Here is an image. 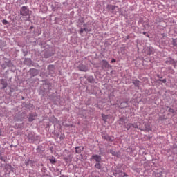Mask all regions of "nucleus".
<instances>
[{"label":"nucleus","mask_w":177,"mask_h":177,"mask_svg":"<svg viewBox=\"0 0 177 177\" xmlns=\"http://www.w3.org/2000/svg\"><path fill=\"white\" fill-rule=\"evenodd\" d=\"M1 83L3 85V88H5L7 87V82L3 79L1 80Z\"/></svg>","instance_id":"6e6552de"},{"label":"nucleus","mask_w":177,"mask_h":177,"mask_svg":"<svg viewBox=\"0 0 177 177\" xmlns=\"http://www.w3.org/2000/svg\"><path fill=\"white\" fill-rule=\"evenodd\" d=\"M102 66H104L105 68L109 67V62H107L106 60H102Z\"/></svg>","instance_id":"0eeeda50"},{"label":"nucleus","mask_w":177,"mask_h":177,"mask_svg":"<svg viewBox=\"0 0 177 177\" xmlns=\"http://www.w3.org/2000/svg\"><path fill=\"white\" fill-rule=\"evenodd\" d=\"M87 32V29L86 28H81L80 30V35H82L83 34V32Z\"/></svg>","instance_id":"9b49d317"},{"label":"nucleus","mask_w":177,"mask_h":177,"mask_svg":"<svg viewBox=\"0 0 177 177\" xmlns=\"http://www.w3.org/2000/svg\"><path fill=\"white\" fill-rule=\"evenodd\" d=\"M83 150H84V148L82 147H75V153H77V154H80Z\"/></svg>","instance_id":"20e7f679"},{"label":"nucleus","mask_w":177,"mask_h":177,"mask_svg":"<svg viewBox=\"0 0 177 177\" xmlns=\"http://www.w3.org/2000/svg\"><path fill=\"white\" fill-rule=\"evenodd\" d=\"M127 39H129V36H127Z\"/></svg>","instance_id":"393cba45"},{"label":"nucleus","mask_w":177,"mask_h":177,"mask_svg":"<svg viewBox=\"0 0 177 177\" xmlns=\"http://www.w3.org/2000/svg\"><path fill=\"white\" fill-rule=\"evenodd\" d=\"M102 120H103L104 122H106L107 118H109L108 115H102Z\"/></svg>","instance_id":"ddd939ff"},{"label":"nucleus","mask_w":177,"mask_h":177,"mask_svg":"<svg viewBox=\"0 0 177 177\" xmlns=\"http://www.w3.org/2000/svg\"><path fill=\"white\" fill-rule=\"evenodd\" d=\"M111 62L115 63V59L114 58H113L112 60H111Z\"/></svg>","instance_id":"4be33fe9"},{"label":"nucleus","mask_w":177,"mask_h":177,"mask_svg":"<svg viewBox=\"0 0 177 177\" xmlns=\"http://www.w3.org/2000/svg\"><path fill=\"white\" fill-rule=\"evenodd\" d=\"M91 158L95 160L96 162H100L102 160L101 156L99 155H93Z\"/></svg>","instance_id":"f03ea898"},{"label":"nucleus","mask_w":177,"mask_h":177,"mask_svg":"<svg viewBox=\"0 0 177 177\" xmlns=\"http://www.w3.org/2000/svg\"><path fill=\"white\" fill-rule=\"evenodd\" d=\"M19 12L21 16L26 17L29 15V9L26 6L21 7Z\"/></svg>","instance_id":"f257e3e1"},{"label":"nucleus","mask_w":177,"mask_h":177,"mask_svg":"<svg viewBox=\"0 0 177 177\" xmlns=\"http://www.w3.org/2000/svg\"><path fill=\"white\" fill-rule=\"evenodd\" d=\"M32 71L37 72V70L36 69H32Z\"/></svg>","instance_id":"5701e85b"},{"label":"nucleus","mask_w":177,"mask_h":177,"mask_svg":"<svg viewBox=\"0 0 177 177\" xmlns=\"http://www.w3.org/2000/svg\"><path fill=\"white\" fill-rule=\"evenodd\" d=\"M24 164H26V167H32L33 166V160H26V162H24Z\"/></svg>","instance_id":"423d86ee"},{"label":"nucleus","mask_w":177,"mask_h":177,"mask_svg":"<svg viewBox=\"0 0 177 177\" xmlns=\"http://www.w3.org/2000/svg\"><path fill=\"white\" fill-rule=\"evenodd\" d=\"M160 81H161L162 83H164V84H165V83L167 82L166 79L160 80Z\"/></svg>","instance_id":"412c9836"},{"label":"nucleus","mask_w":177,"mask_h":177,"mask_svg":"<svg viewBox=\"0 0 177 177\" xmlns=\"http://www.w3.org/2000/svg\"><path fill=\"white\" fill-rule=\"evenodd\" d=\"M131 127H132V124L129 123V124H127L126 128H127V130H129Z\"/></svg>","instance_id":"dca6fc26"},{"label":"nucleus","mask_w":177,"mask_h":177,"mask_svg":"<svg viewBox=\"0 0 177 177\" xmlns=\"http://www.w3.org/2000/svg\"><path fill=\"white\" fill-rule=\"evenodd\" d=\"M2 23H3V24L6 25V24H8V21L4 19L2 21Z\"/></svg>","instance_id":"f3484780"},{"label":"nucleus","mask_w":177,"mask_h":177,"mask_svg":"<svg viewBox=\"0 0 177 177\" xmlns=\"http://www.w3.org/2000/svg\"><path fill=\"white\" fill-rule=\"evenodd\" d=\"M34 120V119L31 117V116H30L29 118H28V121L29 122H32Z\"/></svg>","instance_id":"6ab92c4d"},{"label":"nucleus","mask_w":177,"mask_h":177,"mask_svg":"<svg viewBox=\"0 0 177 177\" xmlns=\"http://www.w3.org/2000/svg\"><path fill=\"white\" fill-rule=\"evenodd\" d=\"M110 153L112 154L113 156H118V152L114 151H110Z\"/></svg>","instance_id":"f8f14e48"},{"label":"nucleus","mask_w":177,"mask_h":177,"mask_svg":"<svg viewBox=\"0 0 177 177\" xmlns=\"http://www.w3.org/2000/svg\"><path fill=\"white\" fill-rule=\"evenodd\" d=\"M120 120H122V118H121Z\"/></svg>","instance_id":"cd10ccee"},{"label":"nucleus","mask_w":177,"mask_h":177,"mask_svg":"<svg viewBox=\"0 0 177 177\" xmlns=\"http://www.w3.org/2000/svg\"><path fill=\"white\" fill-rule=\"evenodd\" d=\"M95 167H96L97 169H100L102 168V166H101L100 163L97 162V163H96V165H95Z\"/></svg>","instance_id":"4468645a"},{"label":"nucleus","mask_w":177,"mask_h":177,"mask_svg":"<svg viewBox=\"0 0 177 177\" xmlns=\"http://www.w3.org/2000/svg\"><path fill=\"white\" fill-rule=\"evenodd\" d=\"M133 84H135V86H138V85L140 84V81L139 80H135L133 82Z\"/></svg>","instance_id":"2eb2a0df"},{"label":"nucleus","mask_w":177,"mask_h":177,"mask_svg":"<svg viewBox=\"0 0 177 177\" xmlns=\"http://www.w3.org/2000/svg\"><path fill=\"white\" fill-rule=\"evenodd\" d=\"M59 177H68V176L62 175V176H59Z\"/></svg>","instance_id":"b1692460"},{"label":"nucleus","mask_w":177,"mask_h":177,"mask_svg":"<svg viewBox=\"0 0 177 177\" xmlns=\"http://www.w3.org/2000/svg\"><path fill=\"white\" fill-rule=\"evenodd\" d=\"M169 112L174 113L175 111L174 110V109H169Z\"/></svg>","instance_id":"a211bd4d"},{"label":"nucleus","mask_w":177,"mask_h":177,"mask_svg":"<svg viewBox=\"0 0 177 177\" xmlns=\"http://www.w3.org/2000/svg\"><path fill=\"white\" fill-rule=\"evenodd\" d=\"M51 164H55L56 163V158L55 157H52L49 159Z\"/></svg>","instance_id":"9d476101"},{"label":"nucleus","mask_w":177,"mask_h":177,"mask_svg":"<svg viewBox=\"0 0 177 177\" xmlns=\"http://www.w3.org/2000/svg\"><path fill=\"white\" fill-rule=\"evenodd\" d=\"M78 69L80 71H82V72H87L88 71V68L87 67H86L83 64H81L80 66H78Z\"/></svg>","instance_id":"7ed1b4c3"},{"label":"nucleus","mask_w":177,"mask_h":177,"mask_svg":"<svg viewBox=\"0 0 177 177\" xmlns=\"http://www.w3.org/2000/svg\"><path fill=\"white\" fill-rule=\"evenodd\" d=\"M103 138L105 140H107V141H111L112 140V138L111 136H103Z\"/></svg>","instance_id":"1a4fd4ad"},{"label":"nucleus","mask_w":177,"mask_h":177,"mask_svg":"<svg viewBox=\"0 0 177 177\" xmlns=\"http://www.w3.org/2000/svg\"><path fill=\"white\" fill-rule=\"evenodd\" d=\"M132 127H133V128H136V129L138 128V125L135 124H132Z\"/></svg>","instance_id":"aec40b11"},{"label":"nucleus","mask_w":177,"mask_h":177,"mask_svg":"<svg viewBox=\"0 0 177 177\" xmlns=\"http://www.w3.org/2000/svg\"><path fill=\"white\" fill-rule=\"evenodd\" d=\"M124 176H127V175L124 174Z\"/></svg>","instance_id":"a878e982"},{"label":"nucleus","mask_w":177,"mask_h":177,"mask_svg":"<svg viewBox=\"0 0 177 177\" xmlns=\"http://www.w3.org/2000/svg\"><path fill=\"white\" fill-rule=\"evenodd\" d=\"M143 35H145V32H143Z\"/></svg>","instance_id":"bb28decb"},{"label":"nucleus","mask_w":177,"mask_h":177,"mask_svg":"<svg viewBox=\"0 0 177 177\" xmlns=\"http://www.w3.org/2000/svg\"><path fill=\"white\" fill-rule=\"evenodd\" d=\"M116 6H113L111 4H109L106 7L107 10L110 12H113L114 10L115 9Z\"/></svg>","instance_id":"39448f33"}]
</instances>
